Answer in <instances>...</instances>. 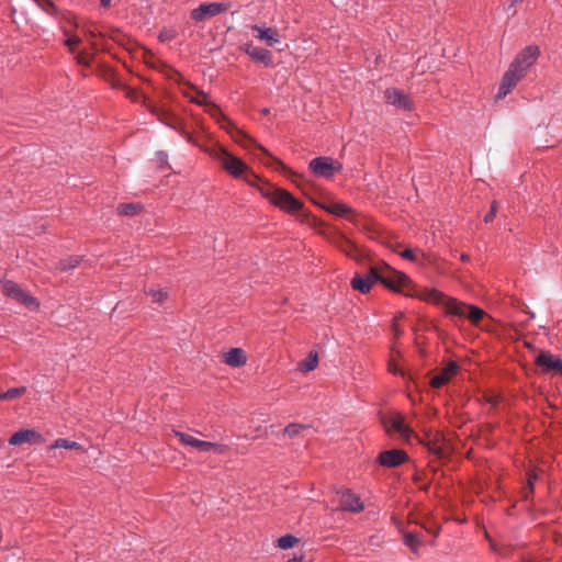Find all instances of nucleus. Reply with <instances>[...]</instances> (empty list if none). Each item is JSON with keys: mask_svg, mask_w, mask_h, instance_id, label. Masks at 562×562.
<instances>
[{"mask_svg": "<svg viewBox=\"0 0 562 562\" xmlns=\"http://www.w3.org/2000/svg\"><path fill=\"white\" fill-rule=\"evenodd\" d=\"M382 424L387 432L394 430L407 441L415 436L413 429L405 424V418L400 413H392L390 416L384 417Z\"/></svg>", "mask_w": 562, "mask_h": 562, "instance_id": "8", "label": "nucleus"}, {"mask_svg": "<svg viewBox=\"0 0 562 562\" xmlns=\"http://www.w3.org/2000/svg\"><path fill=\"white\" fill-rule=\"evenodd\" d=\"M81 261L80 256H70L66 259H63L58 263V269L60 271H68L79 266Z\"/></svg>", "mask_w": 562, "mask_h": 562, "instance_id": "29", "label": "nucleus"}, {"mask_svg": "<svg viewBox=\"0 0 562 562\" xmlns=\"http://www.w3.org/2000/svg\"><path fill=\"white\" fill-rule=\"evenodd\" d=\"M535 363L541 369L542 373L562 374V359L549 351L538 352Z\"/></svg>", "mask_w": 562, "mask_h": 562, "instance_id": "12", "label": "nucleus"}, {"mask_svg": "<svg viewBox=\"0 0 562 562\" xmlns=\"http://www.w3.org/2000/svg\"><path fill=\"white\" fill-rule=\"evenodd\" d=\"M182 94L191 102L195 103V104H199V105H203V104H206V99H207V95L201 91V90H198L195 87L193 86H187V87H183L182 90H181Z\"/></svg>", "mask_w": 562, "mask_h": 562, "instance_id": "24", "label": "nucleus"}, {"mask_svg": "<svg viewBox=\"0 0 562 562\" xmlns=\"http://www.w3.org/2000/svg\"><path fill=\"white\" fill-rule=\"evenodd\" d=\"M339 497V509L351 513H359L363 509L361 499L350 490H341L337 492Z\"/></svg>", "mask_w": 562, "mask_h": 562, "instance_id": "14", "label": "nucleus"}, {"mask_svg": "<svg viewBox=\"0 0 562 562\" xmlns=\"http://www.w3.org/2000/svg\"><path fill=\"white\" fill-rule=\"evenodd\" d=\"M2 293L16 302L23 304L27 308L35 311L38 308L40 304L37 300L32 296L30 293L25 292L21 289L16 283L12 281H7L2 285Z\"/></svg>", "mask_w": 562, "mask_h": 562, "instance_id": "6", "label": "nucleus"}, {"mask_svg": "<svg viewBox=\"0 0 562 562\" xmlns=\"http://www.w3.org/2000/svg\"><path fill=\"white\" fill-rule=\"evenodd\" d=\"M517 1H518V0H510V3H509V5H508V10H509V9H512V8L515 5V3H516Z\"/></svg>", "mask_w": 562, "mask_h": 562, "instance_id": "49", "label": "nucleus"}, {"mask_svg": "<svg viewBox=\"0 0 562 562\" xmlns=\"http://www.w3.org/2000/svg\"><path fill=\"white\" fill-rule=\"evenodd\" d=\"M224 361L231 367L238 368L246 363L247 357L243 349L232 348L228 352L225 353Z\"/></svg>", "mask_w": 562, "mask_h": 562, "instance_id": "21", "label": "nucleus"}, {"mask_svg": "<svg viewBox=\"0 0 562 562\" xmlns=\"http://www.w3.org/2000/svg\"><path fill=\"white\" fill-rule=\"evenodd\" d=\"M244 177H245V180L247 181V183H249L250 186H255L257 176L254 172H251L249 168L246 172H244Z\"/></svg>", "mask_w": 562, "mask_h": 562, "instance_id": "43", "label": "nucleus"}, {"mask_svg": "<svg viewBox=\"0 0 562 562\" xmlns=\"http://www.w3.org/2000/svg\"><path fill=\"white\" fill-rule=\"evenodd\" d=\"M0 400H5V401H8L7 392L0 393Z\"/></svg>", "mask_w": 562, "mask_h": 562, "instance_id": "48", "label": "nucleus"}, {"mask_svg": "<svg viewBox=\"0 0 562 562\" xmlns=\"http://www.w3.org/2000/svg\"><path fill=\"white\" fill-rule=\"evenodd\" d=\"M322 207L324 210H326L327 212L335 214L337 216H346L350 220L353 216V210L345 203L329 202V203L323 204Z\"/></svg>", "mask_w": 562, "mask_h": 562, "instance_id": "22", "label": "nucleus"}, {"mask_svg": "<svg viewBox=\"0 0 562 562\" xmlns=\"http://www.w3.org/2000/svg\"><path fill=\"white\" fill-rule=\"evenodd\" d=\"M203 106L205 108L206 112L210 115H212L214 119H216V120H220V119L225 120V116L221 112V110L213 102H211L209 99H206V104H203Z\"/></svg>", "mask_w": 562, "mask_h": 562, "instance_id": "36", "label": "nucleus"}, {"mask_svg": "<svg viewBox=\"0 0 562 562\" xmlns=\"http://www.w3.org/2000/svg\"><path fill=\"white\" fill-rule=\"evenodd\" d=\"M418 254L425 258V254L419 250V249H411V248H407L405 249L404 251L401 252V256L404 258V259H407L409 261H414V262H420L419 260V257H418Z\"/></svg>", "mask_w": 562, "mask_h": 562, "instance_id": "35", "label": "nucleus"}, {"mask_svg": "<svg viewBox=\"0 0 562 562\" xmlns=\"http://www.w3.org/2000/svg\"><path fill=\"white\" fill-rule=\"evenodd\" d=\"M142 204L139 203H124L117 206V212L122 215L133 216L139 213Z\"/></svg>", "mask_w": 562, "mask_h": 562, "instance_id": "28", "label": "nucleus"}, {"mask_svg": "<svg viewBox=\"0 0 562 562\" xmlns=\"http://www.w3.org/2000/svg\"><path fill=\"white\" fill-rule=\"evenodd\" d=\"M373 277L390 290L402 292L405 295L413 296L422 293L413 292L411 279L403 272L391 268L385 262L373 266Z\"/></svg>", "mask_w": 562, "mask_h": 562, "instance_id": "2", "label": "nucleus"}, {"mask_svg": "<svg viewBox=\"0 0 562 562\" xmlns=\"http://www.w3.org/2000/svg\"><path fill=\"white\" fill-rule=\"evenodd\" d=\"M76 59L81 65H89L91 61V56L88 53L81 52L76 56Z\"/></svg>", "mask_w": 562, "mask_h": 562, "instance_id": "42", "label": "nucleus"}, {"mask_svg": "<svg viewBox=\"0 0 562 562\" xmlns=\"http://www.w3.org/2000/svg\"><path fill=\"white\" fill-rule=\"evenodd\" d=\"M81 42V40L78 36H68V38L65 41V45L69 47L71 52H74V48L76 45H78Z\"/></svg>", "mask_w": 562, "mask_h": 562, "instance_id": "41", "label": "nucleus"}, {"mask_svg": "<svg viewBox=\"0 0 562 562\" xmlns=\"http://www.w3.org/2000/svg\"><path fill=\"white\" fill-rule=\"evenodd\" d=\"M57 448L81 449V446L76 441H70L68 439L59 438L49 447L50 450L57 449Z\"/></svg>", "mask_w": 562, "mask_h": 562, "instance_id": "30", "label": "nucleus"}, {"mask_svg": "<svg viewBox=\"0 0 562 562\" xmlns=\"http://www.w3.org/2000/svg\"><path fill=\"white\" fill-rule=\"evenodd\" d=\"M540 54L537 46H528L522 49L512 63L513 66L526 75L529 68L536 63Z\"/></svg>", "mask_w": 562, "mask_h": 562, "instance_id": "13", "label": "nucleus"}, {"mask_svg": "<svg viewBox=\"0 0 562 562\" xmlns=\"http://www.w3.org/2000/svg\"><path fill=\"white\" fill-rule=\"evenodd\" d=\"M419 297L424 301L441 305L447 315L458 318H467L475 326H479L480 322L486 315L482 308L460 302L457 299L449 297L435 289L422 290Z\"/></svg>", "mask_w": 562, "mask_h": 562, "instance_id": "1", "label": "nucleus"}, {"mask_svg": "<svg viewBox=\"0 0 562 562\" xmlns=\"http://www.w3.org/2000/svg\"><path fill=\"white\" fill-rule=\"evenodd\" d=\"M25 392H26L25 386L9 389L7 391L8 401L15 400V398L22 396Z\"/></svg>", "mask_w": 562, "mask_h": 562, "instance_id": "37", "label": "nucleus"}, {"mask_svg": "<svg viewBox=\"0 0 562 562\" xmlns=\"http://www.w3.org/2000/svg\"><path fill=\"white\" fill-rule=\"evenodd\" d=\"M425 528H426V530L428 532H431L434 536H437L439 533V531H440V527L439 526H434L431 528L425 527Z\"/></svg>", "mask_w": 562, "mask_h": 562, "instance_id": "44", "label": "nucleus"}, {"mask_svg": "<svg viewBox=\"0 0 562 562\" xmlns=\"http://www.w3.org/2000/svg\"><path fill=\"white\" fill-rule=\"evenodd\" d=\"M251 29L252 31L257 32V38L267 42L268 45L272 46L274 44L280 43L279 34L276 29H265L258 25H254Z\"/></svg>", "mask_w": 562, "mask_h": 562, "instance_id": "20", "label": "nucleus"}, {"mask_svg": "<svg viewBox=\"0 0 562 562\" xmlns=\"http://www.w3.org/2000/svg\"><path fill=\"white\" fill-rule=\"evenodd\" d=\"M299 542V539L292 535H285L278 540V547L281 549H291Z\"/></svg>", "mask_w": 562, "mask_h": 562, "instance_id": "33", "label": "nucleus"}, {"mask_svg": "<svg viewBox=\"0 0 562 562\" xmlns=\"http://www.w3.org/2000/svg\"><path fill=\"white\" fill-rule=\"evenodd\" d=\"M153 300L157 303H162L167 297V292H165L162 289L158 290H149L148 292Z\"/></svg>", "mask_w": 562, "mask_h": 562, "instance_id": "38", "label": "nucleus"}, {"mask_svg": "<svg viewBox=\"0 0 562 562\" xmlns=\"http://www.w3.org/2000/svg\"><path fill=\"white\" fill-rule=\"evenodd\" d=\"M158 157L161 162H165L167 160V155L165 153H159Z\"/></svg>", "mask_w": 562, "mask_h": 562, "instance_id": "45", "label": "nucleus"}, {"mask_svg": "<svg viewBox=\"0 0 562 562\" xmlns=\"http://www.w3.org/2000/svg\"><path fill=\"white\" fill-rule=\"evenodd\" d=\"M212 157L216 159L222 168L231 176L237 178L248 170V166L238 157L234 156L223 147H217L212 150Z\"/></svg>", "mask_w": 562, "mask_h": 562, "instance_id": "4", "label": "nucleus"}, {"mask_svg": "<svg viewBox=\"0 0 562 562\" xmlns=\"http://www.w3.org/2000/svg\"><path fill=\"white\" fill-rule=\"evenodd\" d=\"M310 169L315 176L328 179L341 169V164L330 157H317L311 160Z\"/></svg>", "mask_w": 562, "mask_h": 562, "instance_id": "7", "label": "nucleus"}, {"mask_svg": "<svg viewBox=\"0 0 562 562\" xmlns=\"http://www.w3.org/2000/svg\"><path fill=\"white\" fill-rule=\"evenodd\" d=\"M151 112L155 113L159 121L172 128H177L178 124L180 123L179 119L175 116L173 114L169 113L166 110H159L156 111L155 109H151Z\"/></svg>", "mask_w": 562, "mask_h": 562, "instance_id": "26", "label": "nucleus"}, {"mask_svg": "<svg viewBox=\"0 0 562 562\" xmlns=\"http://www.w3.org/2000/svg\"><path fill=\"white\" fill-rule=\"evenodd\" d=\"M538 479L537 470L529 469L527 472V485L524 487L525 498H529L530 495L533 494V485L536 480Z\"/></svg>", "mask_w": 562, "mask_h": 562, "instance_id": "27", "label": "nucleus"}, {"mask_svg": "<svg viewBox=\"0 0 562 562\" xmlns=\"http://www.w3.org/2000/svg\"><path fill=\"white\" fill-rule=\"evenodd\" d=\"M260 190L265 198L284 212L295 214L303 207V202L295 199L286 190L273 187L261 188Z\"/></svg>", "mask_w": 562, "mask_h": 562, "instance_id": "3", "label": "nucleus"}, {"mask_svg": "<svg viewBox=\"0 0 562 562\" xmlns=\"http://www.w3.org/2000/svg\"><path fill=\"white\" fill-rule=\"evenodd\" d=\"M176 37V31L175 30H162L160 33H159V40L161 42H168V41H172L173 38Z\"/></svg>", "mask_w": 562, "mask_h": 562, "instance_id": "39", "label": "nucleus"}, {"mask_svg": "<svg viewBox=\"0 0 562 562\" xmlns=\"http://www.w3.org/2000/svg\"><path fill=\"white\" fill-rule=\"evenodd\" d=\"M497 210H498L497 203L494 201V202L492 203V206H491L490 212H488V213L485 215V217H484V222H485V223H490V222H492V221L494 220V217H495L496 213H497Z\"/></svg>", "mask_w": 562, "mask_h": 562, "instance_id": "40", "label": "nucleus"}, {"mask_svg": "<svg viewBox=\"0 0 562 562\" xmlns=\"http://www.w3.org/2000/svg\"><path fill=\"white\" fill-rule=\"evenodd\" d=\"M525 76L526 75L521 71V69L519 70L510 64L509 68L503 76L496 98H505Z\"/></svg>", "mask_w": 562, "mask_h": 562, "instance_id": "11", "label": "nucleus"}, {"mask_svg": "<svg viewBox=\"0 0 562 562\" xmlns=\"http://www.w3.org/2000/svg\"><path fill=\"white\" fill-rule=\"evenodd\" d=\"M460 258H461V260H462V261H464V262H465V261H468V260L470 259L469 255H465V254L461 255V257H460Z\"/></svg>", "mask_w": 562, "mask_h": 562, "instance_id": "47", "label": "nucleus"}, {"mask_svg": "<svg viewBox=\"0 0 562 562\" xmlns=\"http://www.w3.org/2000/svg\"><path fill=\"white\" fill-rule=\"evenodd\" d=\"M173 432H175V436L178 437L179 440L183 445L191 446L196 450H200L203 452L214 451L216 453H223L225 451L224 446L209 442V441H203V440H200L191 435H188V434H184V432H181L178 430H175Z\"/></svg>", "mask_w": 562, "mask_h": 562, "instance_id": "10", "label": "nucleus"}, {"mask_svg": "<svg viewBox=\"0 0 562 562\" xmlns=\"http://www.w3.org/2000/svg\"><path fill=\"white\" fill-rule=\"evenodd\" d=\"M306 428L307 426L303 424H290L284 428V435L289 436L290 438H294Z\"/></svg>", "mask_w": 562, "mask_h": 562, "instance_id": "34", "label": "nucleus"}, {"mask_svg": "<svg viewBox=\"0 0 562 562\" xmlns=\"http://www.w3.org/2000/svg\"><path fill=\"white\" fill-rule=\"evenodd\" d=\"M233 138L237 144H239L241 147H244L247 150H250V151H252L254 149L260 150L261 156H259L258 158L265 165L270 166V167L280 166L283 168V164L279 159L272 157L265 147L259 145L254 138H251L249 135H247L243 131L236 130L235 133L233 134Z\"/></svg>", "mask_w": 562, "mask_h": 562, "instance_id": "5", "label": "nucleus"}, {"mask_svg": "<svg viewBox=\"0 0 562 562\" xmlns=\"http://www.w3.org/2000/svg\"><path fill=\"white\" fill-rule=\"evenodd\" d=\"M404 543L413 551V552H417L418 551V548H419V544H420V540L417 538V536L413 532H406L404 535Z\"/></svg>", "mask_w": 562, "mask_h": 562, "instance_id": "31", "label": "nucleus"}, {"mask_svg": "<svg viewBox=\"0 0 562 562\" xmlns=\"http://www.w3.org/2000/svg\"><path fill=\"white\" fill-rule=\"evenodd\" d=\"M229 4L226 2L202 3L191 11V18L195 22H202L227 11Z\"/></svg>", "mask_w": 562, "mask_h": 562, "instance_id": "9", "label": "nucleus"}, {"mask_svg": "<svg viewBox=\"0 0 562 562\" xmlns=\"http://www.w3.org/2000/svg\"><path fill=\"white\" fill-rule=\"evenodd\" d=\"M458 364L453 361L449 362L438 374L434 375L430 380L432 387H440L445 385L457 373Z\"/></svg>", "mask_w": 562, "mask_h": 562, "instance_id": "18", "label": "nucleus"}, {"mask_svg": "<svg viewBox=\"0 0 562 562\" xmlns=\"http://www.w3.org/2000/svg\"><path fill=\"white\" fill-rule=\"evenodd\" d=\"M245 52L256 61L263 63L265 65H269L271 63V54L265 48L247 45L245 47Z\"/></svg>", "mask_w": 562, "mask_h": 562, "instance_id": "23", "label": "nucleus"}, {"mask_svg": "<svg viewBox=\"0 0 562 562\" xmlns=\"http://www.w3.org/2000/svg\"><path fill=\"white\" fill-rule=\"evenodd\" d=\"M43 442V437L41 434L33 429H22L14 432L10 439L9 443L12 446H20L23 443H41Z\"/></svg>", "mask_w": 562, "mask_h": 562, "instance_id": "15", "label": "nucleus"}, {"mask_svg": "<svg viewBox=\"0 0 562 562\" xmlns=\"http://www.w3.org/2000/svg\"><path fill=\"white\" fill-rule=\"evenodd\" d=\"M379 463L386 468L401 465L407 460V454L400 449L383 451L379 454Z\"/></svg>", "mask_w": 562, "mask_h": 562, "instance_id": "16", "label": "nucleus"}, {"mask_svg": "<svg viewBox=\"0 0 562 562\" xmlns=\"http://www.w3.org/2000/svg\"><path fill=\"white\" fill-rule=\"evenodd\" d=\"M101 4L103 7H109L111 4V0H101Z\"/></svg>", "mask_w": 562, "mask_h": 562, "instance_id": "46", "label": "nucleus"}, {"mask_svg": "<svg viewBox=\"0 0 562 562\" xmlns=\"http://www.w3.org/2000/svg\"><path fill=\"white\" fill-rule=\"evenodd\" d=\"M318 364V355L316 351H311L306 359L302 360L297 364V369L301 372H310L314 370Z\"/></svg>", "mask_w": 562, "mask_h": 562, "instance_id": "25", "label": "nucleus"}, {"mask_svg": "<svg viewBox=\"0 0 562 562\" xmlns=\"http://www.w3.org/2000/svg\"><path fill=\"white\" fill-rule=\"evenodd\" d=\"M426 446L430 452L436 454L437 457L441 458L445 456V451L442 448V445L440 443V439L436 438L434 440H428L426 442Z\"/></svg>", "mask_w": 562, "mask_h": 562, "instance_id": "32", "label": "nucleus"}, {"mask_svg": "<svg viewBox=\"0 0 562 562\" xmlns=\"http://www.w3.org/2000/svg\"><path fill=\"white\" fill-rule=\"evenodd\" d=\"M385 100L389 104L395 105L400 109L409 110L412 108L411 100L401 90L396 88H390L384 93Z\"/></svg>", "mask_w": 562, "mask_h": 562, "instance_id": "17", "label": "nucleus"}, {"mask_svg": "<svg viewBox=\"0 0 562 562\" xmlns=\"http://www.w3.org/2000/svg\"><path fill=\"white\" fill-rule=\"evenodd\" d=\"M375 282H378V281L373 277V266H372L367 274L356 276L351 280V286L355 290L360 291L361 293H368Z\"/></svg>", "mask_w": 562, "mask_h": 562, "instance_id": "19", "label": "nucleus"}]
</instances>
